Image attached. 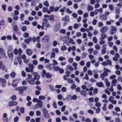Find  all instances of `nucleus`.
<instances>
[{
  "label": "nucleus",
  "mask_w": 122,
  "mask_h": 122,
  "mask_svg": "<svg viewBox=\"0 0 122 122\" xmlns=\"http://www.w3.org/2000/svg\"><path fill=\"white\" fill-rule=\"evenodd\" d=\"M28 77L26 79V80L30 84L33 85L35 84V80L32 78V75L29 74H27Z\"/></svg>",
  "instance_id": "nucleus-1"
},
{
  "label": "nucleus",
  "mask_w": 122,
  "mask_h": 122,
  "mask_svg": "<svg viewBox=\"0 0 122 122\" xmlns=\"http://www.w3.org/2000/svg\"><path fill=\"white\" fill-rule=\"evenodd\" d=\"M27 89V87L22 86L16 88L15 90L18 91V92L20 94H21L24 92V91L26 90Z\"/></svg>",
  "instance_id": "nucleus-2"
},
{
  "label": "nucleus",
  "mask_w": 122,
  "mask_h": 122,
  "mask_svg": "<svg viewBox=\"0 0 122 122\" xmlns=\"http://www.w3.org/2000/svg\"><path fill=\"white\" fill-rule=\"evenodd\" d=\"M42 112L44 117L46 118H48L50 117V116L48 113V111L45 108H43L42 109Z\"/></svg>",
  "instance_id": "nucleus-3"
},
{
  "label": "nucleus",
  "mask_w": 122,
  "mask_h": 122,
  "mask_svg": "<svg viewBox=\"0 0 122 122\" xmlns=\"http://www.w3.org/2000/svg\"><path fill=\"white\" fill-rule=\"evenodd\" d=\"M7 53L9 58L11 60H12L13 58L14 55L13 52L10 50H8Z\"/></svg>",
  "instance_id": "nucleus-4"
},
{
  "label": "nucleus",
  "mask_w": 122,
  "mask_h": 122,
  "mask_svg": "<svg viewBox=\"0 0 122 122\" xmlns=\"http://www.w3.org/2000/svg\"><path fill=\"white\" fill-rule=\"evenodd\" d=\"M38 107L41 108L43 107L42 102L41 100H39L35 105L36 108H37Z\"/></svg>",
  "instance_id": "nucleus-5"
},
{
  "label": "nucleus",
  "mask_w": 122,
  "mask_h": 122,
  "mask_svg": "<svg viewBox=\"0 0 122 122\" xmlns=\"http://www.w3.org/2000/svg\"><path fill=\"white\" fill-rule=\"evenodd\" d=\"M60 28V24L58 23L56 24L54 26V30L56 32L59 30Z\"/></svg>",
  "instance_id": "nucleus-6"
},
{
  "label": "nucleus",
  "mask_w": 122,
  "mask_h": 122,
  "mask_svg": "<svg viewBox=\"0 0 122 122\" xmlns=\"http://www.w3.org/2000/svg\"><path fill=\"white\" fill-rule=\"evenodd\" d=\"M43 20L44 22H42V24L45 25V26L46 27H49L50 26V25L47 20L46 18H44L43 19Z\"/></svg>",
  "instance_id": "nucleus-7"
},
{
  "label": "nucleus",
  "mask_w": 122,
  "mask_h": 122,
  "mask_svg": "<svg viewBox=\"0 0 122 122\" xmlns=\"http://www.w3.org/2000/svg\"><path fill=\"white\" fill-rule=\"evenodd\" d=\"M117 30L116 28L114 26L111 27L110 30V32L112 35L114 34Z\"/></svg>",
  "instance_id": "nucleus-8"
},
{
  "label": "nucleus",
  "mask_w": 122,
  "mask_h": 122,
  "mask_svg": "<svg viewBox=\"0 0 122 122\" xmlns=\"http://www.w3.org/2000/svg\"><path fill=\"white\" fill-rule=\"evenodd\" d=\"M0 82L2 83L1 86L2 87H4L5 86L6 83V81L5 79L2 78H0Z\"/></svg>",
  "instance_id": "nucleus-9"
},
{
  "label": "nucleus",
  "mask_w": 122,
  "mask_h": 122,
  "mask_svg": "<svg viewBox=\"0 0 122 122\" xmlns=\"http://www.w3.org/2000/svg\"><path fill=\"white\" fill-rule=\"evenodd\" d=\"M32 74L34 75V77L33 78L35 80V79L37 80H39L40 78V76L38 75L37 72H34Z\"/></svg>",
  "instance_id": "nucleus-10"
},
{
  "label": "nucleus",
  "mask_w": 122,
  "mask_h": 122,
  "mask_svg": "<svg viewBox=\"0 0 122 122\" xmlns=\"http://www.w3.org/2000/svg\"><path fill=\"white\" fill-rule=\"evenodd\" d=\"M32 74L34 75V77L33 78L35 80V79L37 80H39L40 78V76L38 75L37 72H34Z\"/></svg>",
  "instance_id": "nucleus-11"
},
{
  "label": "nucleus",
  "mask_w": 122,
  "mask_h": 122,
  "mask_svg": "<svg viewBox=\"0 0 122 122\" xmlns=\"http://www.w3.org/2000/svg\"><path fill=\"white\" fill-rule=\"evenodd\" d=\"M17 102L15 101H11L9 102V106L10 107L15 106L17 105Z\"/></svg>",
  "instance_id": "nucleus-12"
},
{
  "label": "nucleus",
  "mask_w": 122,
  "mask_h": 122,
  "mask_svg": "<svg viewBox=\"0 0 122 122\" xmlns=\"http://www.w3.org/2000/svg\"><path fill=\"white\" fill-rule=\"evenodd\" d=\"M108 29V27H107L103 26L101 29L100 31L104 33L107 31Z\"/></svg>",
  "instance_id": "nucleus-13"
},
{
  "label": "nucleus",
  "mask_w": 122,
  "mask_h": 122,
  "mask_svg": "<svg viewBox=\"0 0 122 122\" xmlns=\"http://www.w3.org/2000/svg\"><path fill=\"white\" fill-rule=\"evenodd\" d=\"M99 17L101 19L103 20H106L107 18V17L106 15H104L102 14L100 15Z\"/></svg>",
  "instance_id": "nucleus-14"
},
{
  "label": "nucleus",
  "mask_w": 122,
  "mask_h": 122,
  "mask_svg": "<svg viewBox=\"0 0 122 122\" xmlns=\"http://www.w3.org/2000/svg\"><path fill=\"white\" fill-rule=\"evenodd\" d=\"M61 20L62 21H65L66 22H68L69 21V17L67 15H66L65 17H62Z\"/></svg>",
  "instance_id": "nucleus-15"
},
{
  "label": "nucleus",
  "mask_w": 122,
  "mask_h": 122,
  "mask_svg": "<svg viewBox=\"0 0 122 122\" xmlns=\"http://www.w3.org/2000/svg\"><path fill=\"white\" fill-rule=\"evenodd\" d=\"M0 52L2 55L3 56L6 58H7V56H6V54L4 50L0 48Z\"/></svg>",
  "instance_id": "nucleus-16"
},
{
  "label": "nucleus",
  "mask_w": 122,
  "mask_h": 122,
  "mask_svg": "<svg viewBox=\"0 0 122 122\" xmlns=\"http://www.w3.org/2000/svg\"><path fill=\"white\" fill-rule=\"evenodd\" d=\"M42 12H47L48 14H50L51 13V12L49 10L47 7H43Z\"/></svg>",
  "instance_id": "nucleus-17"
},
{
  "label": "nucleus",
  "mask_w": 122,
  "mask_h": 122,
  "mask_svg": "<svg viewBox=\"0 0 122 122\" xmlns=\"http://www.w3.org/2000/svg\"><path fill=\"white\" fill-rule=\"evenodd\" d=\"M104 72H103L105 73V75L108 76V74L107 72H111V70L108 69L106 68H104Z\"/></svg>",
  "instance_id": "nucleus-18"
},
{
  "label": "nucleus",
  "mask_w": 122,
  "mask_h": 122,
  "mask_svg": "<svg viewBox=\"0 0 122 122\" xmlns=\"http://www.w3.org/2000/svg\"><path fill=\"white\" fill-rule=\"evenodd\" d=\"M26 52L27 55L28 56H30L31 55L32 52L31 50L28 49L26 50Z\"/></svg>",
  "instance_id": "nucleus-19"
},
{
  "label": "nucleus",
  "mask_w": 122,
  "mask_h": 122,
  "mask_svg": "<svg viewBox=\"0 0 122 122\" xmlns=\"http://www.w3.org/2000/svg\"><path fill=\"white\" fill-rule=\"evenodd\" d=\"M0 68L3 70H4L5 69V67L3 64V62L1 61H0Z\"/></svg>",
  "instance_id": "nucleus-20"
},
{
  "label": "nucleus",
  "mask_w": 122,
  "mask_h": 122,
  "mask_svg": "<svg viewBox=\"0 0 122 122\" xmlns=\"http://www.w3.org/2000/svg\"><path fill=\"white\" fill-rule=\"evenodd\" d=\"M73 68L70 65H67L66 67V70H67L68 69H69L70 71H72L73 70Z\"/></svg>",
  "instance_id": "nucleus-21"
},
{
  "label": "nucleus",
  "mask_w": 122,
  "mask_h": 122,
  "mask_svg": "<svg viewBox=\"0 0 122 122\" xmlns=\"http://www.w3.org/2000/svg\"><path fill=\"white\" fill-rule=\"evenodd\" d=\"M47 67L50 70H51L53 67H54L53 64H47Z\"/></svg>",
  "instance_id": "nucleus-22"
},
{
  "label": "nucleus",
  "mask_w": 122,
  "mask_h": 122,
  "mask_svg": "<svg viewBox=\"0 0 122 122\" xmlns=\"http://www.w3.org/2000/svg\"><path fill=\"white\" fill-rule=\"evenodd\" d=\"M101 37L100 38V40H103L104 38L107 37V35L105 34H101Z\"/></svg>",
  "instance_id": "nucleus-23"
},
{
  "label": "nucleus",
  "mask_w": 122,
  "mask_h": 122,
  "mask_svg": "<svg viewBox=\"0 0 122 122\" xmlns=\"http://www.w3.org/2000/svg\"><path fill=\"white\" fill-rule=\"evenodd\" d=\"M81 95H83L84 96H85L86 95V90H81L80 92Z\"/></svg>",
  "instance_id": "nucleus-24"
},
{
  "label": "nucleus",
  "mask_w": 122,
  "mask_h": 122,
  "mask_svg": "<svg viewBox=\"0 0 122 122\" xmlns=\"http://www.w3.org/2000/svg\"><path fill=\"white\" fill-rule=\"evenodd\" d=\"M96 86L100 87H103L104 86L103 83L101 82H97L96 83Z\"/></svg>",
  "instance_id": "nucleus-25"
},
{
  "label": "nucleus",
  "mask_w": 122,
  "mask_h": 122,
  "mask_svg": "<svg viewBox=\"0 0 122 122\" xmlns=\"http://www.w3.org/2000/svg\"><path fill=\"white\" fill-rule=\"evenodd\" d=\"M107 75H105V73L103 72L100 75V77L102 79V80H104L105 78V76H107Z\"/></svg>",
  "instance_id": "nucleus-26"
},
{
  "label": "nucleus",
  "mask_w": 122,
  "mask_h": 122,
  "mask_svg": "<svg viewBox=\"0 0 122 122\" xmlns=\"http://www.w3.org/2000/svg\"><path fill=\"white\" fill-rule=\"evenodd\" d=\"M54 15H49V17L48 18V20L50 21L53 20H54Z\"/></svg>",
  "instance_id": "nucleus-27"
},
{
  "label": "nucleus",
  "mask_w": 122,
  "mask_h": 122,
  "mask_svg": "<svg viewBox=\"0 0 122 122\" xmlns=\"http://www.w3.org/2000/svg\"><path fill=\"white\" fill-rule=\"evenodd\" d=\"M25 69L26 71L27 72H30L32 73L33 71V69H30L29 68L27 67Z\"/></svg>",
  "instance_id": "nucleus-28"
},
{
  "label": "nucleus",
  "mask_w": 122,
  "mask_h": 122,
  "mask_svg": "<svg viewBox=\"0 0 122 122\" xmlns=\"http://www.w3.org/2000/svg\"><path fill=\"white\" fill-rule=\"evenodd\" d=\"M117 81L116 79H113L112 81V86H115L116 85L115 83H116Z\"/></svg>",
  "instance_id": "nucleus-29"
},
{
  "label": "nucleus",
  "mask_w": 122,
  "mask_h": 122,
  "mask_svg": "<svg viewBox=\"0 0 122 122\" xmlns=\"http://www.w3.org/2000/svg\"><path fill=\"white\" fill-rule=\"evenodd\" d=\"M43 40H45L47 41H48L49 39V37L47 35L45 36L42 39Z\"/></svg>",
  "instance_id": "nucleus-30"
},
{
  "label": "nucleus",
  "mask_w": 122,
  "mask_h": 122,
  "mask_svg": "<svg viewBox=\"0 0 122 122\" xmlns=\"http://www.w3.org/2000/svg\"><path fill=\"white\" fill-rule=\"evenodd\" d=\"M87 10L89 11H92L93 10V7L90 5H89L87 6Z\"/></svg>",
  "instance_id": "nucleus-31"
},
{
  "label": "nucleus",
  "mask_w": 122,
  "mask_h": 122,
  "mask_svg": "<svg viewBox=\"0 0 122 122\" xmlns=\"http://www.w3.org/2000/svg\"><path fill=\"white\" fill-rule=\"evenodd\" d=\"M66 98L68 100H72V96L71 95H67Z\"/></svg>",
  "instance_id": "nucleus-32"
},
{
  "label": "nucleus",
  "mask_w": 122,
  "mask_h": 122,
  "mask_svg": "<svg viewBox=\"0 0 122 122\" xmlns=\"http://www.w3.org/2000/svg\"><path fill=\"white\" fill-rule=\"evenodd\" d=\"M52 51L55 52L56 53H58L59 52V51L57 48H56L55 49L52 48Z\"/></svg>",
  "instance_id": "nucleus-33"
},
{
  "label": "nucleus",
  "mask_w": 122,
  "mask_h": 122,
  "mask_svg": "<svg viewBox=\"0 0 122 122\" xmlns=\"http://www.w3.org/2000/svg\"><path fill=\"white\" fill-rule=\"evenodd\" d=\"M67 82L68 83H73L74 82L72 79H68L67 80Z\"/></svg>",
  "instance_id": "nucleus-34"
},
{
  "label": "nucleus",
  "mask_w": 122,
  "mask_h": 122,
  "mask_svg": "<svg viewBox=\"0 0 122 122\" xmlns=\"http://www.w3.org/2000/svg\"><path fill=\"white\" fill-rule=\"evenodd\" d=\"M15 73L14 71H12L10 74V76L13 78H14L15 77Z\"/></svg>",
  "instance_id": "nucleus-35"
},
{
  "label": "nucleus",
  "mask_w": 122,
  "mask_h": 122,
  "mask_svg": "<svg viewBox=\"0 0 122 122\" xmlns=\"http://www.w3.org/2000/svg\"><path fill=\"white\" fill-rule=\"evenodd\" d=\"M28 66L30 69H33L34 68L33 64H29Z\"/></svg>",
  "instance_id": "nucleus-36"
},
{
  "label": "nucleus",
  "mask_w": 122,
  "mask_h": 122,
  "mask_svg": "<svg viewBox=\"0 0 122 122\" xmlns=\"http://www.w3.org/2000/svg\"><path fill=\"white\" fill-rule=\"evenodd\" d=\"M52 75L49 74V73H47L46 74V76L47 78H50L52 76Z\"/></svg>",
  "instance_id": "nucleus-37"
},
{
  "label": "nucleus",
  "mask_w": 122,
  "mask_h": 122,
  "mask_svg": "<svg viewBox=\"0 0 122 122\" xmlns=\"http://www.w3.org/2000/svg\"><path fill=\"white\" fill-rule=\"evenodd\" d=\"M68 40L69 41V43L72 44L73 45H74L75 44V42L73 41V39H72L71 38L69 39Z\"/></svg>",
  "instance_id": "nucleus-38"
},
{
  "label": "nucleus",
  "mask_w": 122,
  "mask_h": 122,
  "mask_svg": "<svg viewBox=\"0 0 122 122\" xmlns=\"http://www.w3.org/2000/svg\"><path fill=\"white\" fill-rule=\"evenodd\" d=\"M54 7L53 6H51L49 8V11L50 12H52L54 10Z\"/></svg>",
  "instance_id": "nucleus-39"
},
{
  "label": "nucleus",
  "mask_w": 122,
  "mask_h": 122,
  "mask_svg": "<svg viewBox=\"0 0 122 122\" xmlns=\"http://www.w3.org/2000/svg\"><path fill=\"white\" fill-rule=\"evenodd\" d=\"M23 36L24 38H27L29 36V34L25 32L23 34Z\"/></svg>",
  "instance_id": "nucleus-40"
},
{
  "label": "nucleus",
  "mask_w": 122,
  "mask_h": 122,
  "mask_svg": "<svg viewBox=\"0 0 122 122\" xmlns=\"http://www.w3.org/2000/svg\"><path fill=\"white\" fill-rule=\"evenodd\" d=\"M60 32L61 33L65 34L66 32V30L64 29H61L60 30Z\"/></svg>",
  "instance_id": "nucleus-41"
},
{
  "label": "nucleus",
  "mask_w": 122,
  "mask_h": 122,
  "mask_svg": "<svg viewBox=\"0 0 122 122\" xmlns=\"http://www.w3.org/2000/svg\"><path fill=\"white\" fill-rule=\"evenodd\" d=\"M116 13L118 14H119L120 13V9L118 7H117L116 8Z\"/></svg>",
  "instance_id": "nucleus-42"
},
{
  "label": "nucleus",
  "mask_w": 122,
  "mask_h": 122,
  "mask_svg": "<svg viewBox=\"0 0 122 122\" xmlns=\"http://www.w3.org/2000/svg\"><path fill=\"white\" fill-rule=\"evenodd\" d=\"M43 66L41 65H39L37 66V68L38 69H42L43 68Z\"/></svg>",
  "instance_id": "nucleus-43"
},
{
  "label": "nucleus",
  "mask_w": 122,
  "mask_h": 122,
  "mask_svg": "<svg viewBox=\"0 0 122 122\" xmlns=\"http://www.w3.org/2000/svg\"><path fill=\"white\" fill-rule=\"evenodd\" d=\"M2 120L3 122H8V118L7 117L3 118Z\"/></svg>",
  "instance_id": "nucleus-44"
},
{
  "label": "nucleus",
  "mask_w": 122,
  "mask_h": 122,
  "mask_svg": "<svg viewBox=\"0 0 122 122\" xmlns=\"http://www.w3.org/2000/svg\"><path fill=\"white\" fill-rule=\"evenodd\" d=\"M66 59V58L64 57H63L61 56H60L58 58V60L60 61H62L63 60H65Z\"/></svg>",
  "instance_id": "nucleus-45"
},
{
  "label": "nucleus",
  "mask_w": 122,
  "mask_h": 122,
  "mask_svg": "<svg viewBox=\"0 0 122 122\" xmlns=\"http://www.w3.org/2000/svg\"><path fill=\"white\" fill-rule=\"evenodd\" d=\"M66 73L67 77H69L70 76L71 72L67 70H66Z\"/></svg>",
  "instance_id": "nucleus-46"
},
{
  "label": "nucleus",
  "mask_w": 122,
  "mask_h": 122,
  "mask_svg": "<svg viewBox=\"0 0 122 122\" xmlns=\"http://www.w3.org/2000/svg\"><path fill=\"white\" fill-rule=\"evenodd\" d=\"M13 29L15 31H17L18 30V28L17 26L16 25L14 26L13 27Z\"/></svg>",
  "instance_id": "nucleus-47"
},
{
  "label": "nucleus",
  "mask_w": 122,
  "mask_h": 122,
  "mask_svg": "<svg viewBox=\"0 0 122 122\" xmlns=\"http://www.w3.org/2000/svg\"><path fill=\"white\" fill-rule=\"evenodd\" d=\"M79 117L80 118H81L82 119H81V121L83 122L84 121H85V117H83L82 116H79Z\"/></svg>",
  "instance_id": "nucleus-48"
},
{
  "label": "nucleus",
  "mask_w": 122,
  "mask_h": 122,
  "mask_svg": "<svg viewBox=\"0 0 122 122\" xmlns=\"http://www.w3.org/2000/svg\"><path fill=\"white\" fill-rule=\"evenodd\" d=\"M61 49L62 51H64L67 49V47L65 46H62Z\"/></svg>",
  "instance_id": "nucleus-49"
},
{
  "label": "nucleus",
  "mask_w": 122,
  "mask_h": 122,
  "mask_svg": "<svg viewBox=\"0 0 122 122\" xmlns=\"http://www.w3.org/2000/svg\"><path fill=\"white\" fill-rule=\"evenodd\" d=\"M16 98V96L15 95H13L11 97V99L13 100H15Z\"/></svg>",
  "instance_id": "nucleus-50"
},
{
  "label": "nucleus",
  "mask_w": 122,
  "mask_h": 122,
  "mask_svg": "<svg viewBox=\"0 0 122 122\" xmlns=\"http://www.w3.org/2000/svg\"><path fill=\"white\" fill-rule=\"evenodd\" d=\"M87 54H88L86 53L85 52H83L82 54V57L83 58H85Z\"/></svg>",
  "instance_id": "nucleus-51"
},
{
  "label": "nucleus",
  "mask_w": 122,
  "mask_h": 122,
  "mask_svg": "<svg viewBox=\"0 0 122 122\" xmlns=\"http://www.w3.org/2000/svg\"><path fill=\"white\" fill-rule=\"evenodd\" d=\"M109 7L110 10H112L114 9V7L112 5H109Z\"/></svg>",
  "instance_id": "nucleus-52"
},
{
  "label": "nucleus",
  "mask_w": 122,
  "mask_h": 122,
  "mask_svg": "<svg viewBox=\"0 0 122 122\" xmlns=\"http://www.w3.org/2000/svg\"><path fill=\"white\" fill-rule=\"evenodd\" d=\"M103 25V24L102 22H100L98 24V26L100 27L102 26Z\"/></svg>",
  "instance_id": "nucleus-53"
},
{
  "label": "nucleus",
  "mask_w": 122,
  "mask_h": 122,
  "mask_svg": "<svg viewBox=\"0 0 122 122\" xmlns=\"http://www.w3.org/2000/svg\"><path fill=\"white\" fill-rule=\"evenodd\" d=\"M85 62L84 61L82 60L80 62V64L81 66H83L85 65Z\"/></svg>",
  "instance_id": "nucleus-54"
},
{
  "label": "nucleus",
  "mask_w": 122,
  "mask_h": 122,
  "mask_svg": "<svg viewBox=\"0 0 122 122\" xmlns=\"http://www.w3.org/2000/svg\"><path fill=\"white\" fill-rule=\"evenodd\" d=\"M39 98L40 99L44 100L45 99V97L43 96L40 95L39 96Z\"/></svg>",
  "instance_id": "nucleus-55"
},
{
  "label": "nucleus",
  "mask_w": 122,
  "mask_h": 122,
  "mask_svg": "<svg viewBox=\"0 0 122 122\" xmlns=\"http://www.w3.org/2000/svg\"><path fill=\"white\" fill-rule=\"evenodd\" d=\"M21 46L24 49L26 48L27 46L24 43H22L21 44Z\"/></svg>",
  "instance_id": "nucleus-56"
},
{
  "label": "nucleus",
  "mask_w": 122,
  "mask_h": 122,
  "mask_svg": "<svg viewBox=\"0 0 122 122\" xmlns=\"http://www.w3.org/2000/svg\"><path fill=\"white\" fill-rule=\"evenodd\" d=\"M17 59L19 63V64L20 65H21L22 63V61L20 57H17Z\"/></svg>",
  "instance_id": "nucleus-57"
},
{
  "label": "nucleus",
  "mask_w": 122,
  "mask_h": 122,
  "mask_svg": "<svg viewBox=\"0 0 122 122\" xmlns=\"http://www.w3.org/2000/svg\"><path fill=\"white\" fill-rule=\"evenodd\" d=\"M106 61L107 64L108 63L109 65H112V62L111 60L109 59H107V60Z\"/></svg>",
  "instance_id": "nucleus-58"
},
{
  "label": "nucleus",
  "mask_w": 122,
  "mask_h": 122,
  "mask_svg": "<svg viewBox=\"0 0 122 122\" xmlns=\"http://www.w3.org/2000/svg\"><path fill=\"white\" fill-rule=\"evenodd\" d=\"M89 100L91 102H93L94 101V99L93 97H91L89 98Z\"/></svg>",
  "instance_id": "nucleus-59"
},
{
  "label": "nucleus",
  "mask_w": 122,
  "mask_h": 122,
  "mask_svg": "<svg viewBox=\"0 0 122 122\" xmlns=\"http://www.w3.org/2000/svg\"><path fill=\"white\" fill-rule=\"evenodd\" d=\"M32 63L34 65H36L38 63V62L36 60H34L32 61Z\"/></svg>",
  "instance_id": "nucleus-60"
},
{
  "label": "nucleus",
  "mask_w": 122,
  "mask_h": 122,
  "mask_svg": "<svg viewBox=\"0 0 122 122\" xmlns=\"http://www.w3.org/2000/svg\"><path fill=\"white\" fill-rule=\"evenodd\" d=\"M93 41L95 43H96L97 42V40L96 37H94L93 38Z\"/></svg>",
  "instance_id": "nucleus-61"
},
{
  "label": "nucleus",
  "mask_w": 122,
  "mask_h": 122,
  "mask_svg": "<svg viewBox=\"0 0 122 122\" xmlns=\"http://www.w3.org/2000/svg\"><path fill=\"white\" fill-rule=\"evenodd\" d=\"M44 5L48 7L49 6V4L48 2L47 1H45L44 3Z\"/></svg>",
  "instance_id": "nucleus-62"
},
{
  "label": "nucleus",
  "mask_w": 122,
  "mask_h": 122,
  "mask_svg": "<svg viewBox=\"0 0 122 122\" xmlns=\"http://www.w3.org/2000/svg\"><path fill=\"white\" fill-rule=\"evenodd\" d=\"M78 27V24L75 23L74 24L73 27L75 29H77Z\"/></svg>",
  "instance_id": "nucleus-63"
},
{
  "label": "nucleus",
  "mask_w": 122,
  "mask_h": 122,
  "mask_svg": "<svg viewBox=\"0 0 122 122\" xmlns=\"http://www.w3.org/2000/svg\"><path fill=\"white\" fill-rule=\"evenodd\" d=\"M19 119L18 117L17 116H16L14 118V121L15 122H16L18 121Z\"/></svg>",
  "instance_id": "nucleus-64"
}]
</instances>
